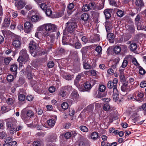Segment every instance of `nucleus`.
Here are the masks:
<instances>
[{"instance_id":"obj_30","label":"nucleus","mask_w":146,"mask_h":146,"mask_svg":"<svg viewBox=\"0 0 146 146\" xmlns=\"http://www.w3.org/2000/svg\"><path fill=\"white\" fill-rule=\"evenodd\" d=\"M141 15H140L138 14L136 17L135 19V22L136 25L139 24L141 22L140 19Z\"/></svg>"},{"instance_id":"obj_28","label":"nucleus","mask_w":146,"mask_h":146,"mask_svg":"<svg viewBox=\"0 0 146 146\" xmlns=\"http://www.w3.org/2000/svg\"><path fill=\"white\" fill-rule=\"evenodd\" d=\"M89 17L88 15L86 13H84L81 16V19L84 21L88 20Z\"/></svg>"},{"instance_id":"obj_42","label":"nucleus","mask_w":146,"mask_h":146,"mask_svg":"<svg viewBox=\"0 0 146 146\" xmlns=\"http://www.w3.org/2000/svg\"><path fill=\"white\" fill-rule=\"evenodd\" d=\"M106 94L105 92H98L97 96L98 98H102L106 96Z\"/></svg>"},{"instance_id":"obj_18","label":"nucleus","mask_w":146,"mask_h":146,"mask_svg":"<svg viewBox=\"0 0 146 146\" xmlns=\"http://www.w3.org/2000/svg\"><path fill=\"white\" fill-rule=\"evenodd\" d=\"M84 90L85 91H88L91 88V85L90 82H88L84 84Z\"/></svg>"},{"instance_id":"obj_33","label":"nucleus","mask_w":146,"mask_h":146,"mask_svg":"<svg viewBox=\"0 0 146 146\" xmlns=\"http://www.w3.org/2000/svg\"><path fill=\"white\" fill-rule=\"evenodd\" d=\"M59 94L60 96L63 98L66 97L67 95V93L65 91L61 90L60 91Z\"/></svg>"},{"instance_id":"obj_17","label":"nucleus","mask_w":146,"mask_h":146,"mask_svg":"<svg viewBox=\"0 0 146 146\" xmlns=\"http://www.w3.org/2000/svg\"><path fill=\"white\" fill-rule=\"evenodd\" d=\"M42 18V17H39L37 15H34L32 16L31 20L33 22H36L40 21Z\"/></svg>"},{"instance_id":"obj_5","label":"nucleus","mask_w":146,"mask_h":146,"mask_svg":"<svg viewBox=\"0 0 146 146\" xmlns=\"http://www.w3.org/2000/svg\"><path fill=\"white\" fill-rule=\"evenodd\" d=\"M7 127L8 129H13L14 130L17 126V122L11 119H8L7 120Z\"/></svg>"},{"instance_id":"obj_36","label":"nucleus","mask_w":146,"mask_h":146,"mask_svg":"<svg viewBox=\"0 0 146 146\" xmlns=\"http://www.w3.org/2000/svg\"><path fill=\"white\" fill-rule=\"evenodd\" d=\"M71 96L73 98L76 99L78 98L79 95L76 92L74 91L71 93Z\"/></svg>"},{"instance_id":"obj_20","label":"nucleus","mask_w":146,"mask_h":146,"mask_svg":"<svg viewBox=\"0 0 146 146\" xmlns=\"http://www.w3.org/2000/svg\"><path fill=\"white\" fill-rule=\"evenodd\" d=\"M17 69V66L16 64H13L11 66L10 70L12 72H15L16 73Z\"/></svg>"},{"instance_id":"obj_4","label":"nucleus","mask_w":146,"mask_h":146,"mask_svg":"<svg viewBox=\"0 0 146 146\" xmlns=\"http://www.w3.org/2000/svg\"><path fill=\"white\" fill-rule=\"evenodd\" d=\"M44 29L46 31L50 32L56 31L57 27L56 25L51 23L45 24L44 25Z\"/></svg>"},{"instance_id":"obj_45","label":"nucleus","mask_w":146,"mask_h":146,"mask_svg":"<svg viewBox=\"0 0 146 146\" xmlns=\"http://www.w3.org/2000/svg\"><path fill=\"white\" fill-rule=\"evenodd\" d=\"M88 47H84L81 50V51L83 55H85L87 53Z\"/></svg>"},{"instance_id":"obj_60","label":"nucleus","mask_w":146,"mask_h":146,"mask_svg":"<svg viewBox=\"0 0 146 146\" xmlns=\"http://www.w3.org/2000/svg\"><path fill=\"white\" fill-rule=\"evenodd\" d=\"M74 5L73 3H69L67 7V8L69 10H71L74 7Z\"/></svg>"},{"instance_id":"obj_16","label":"nucleus","mask_w":146,"mask_h":146,"mask_svg":"<svg viewBox=\"0 0 146 146\" xmlns=\"http://www.w3.org/2000/svg\"><path fill=\"white\" fill-rule=\"evenodd\" d=\"M111 11L109 9L105 10L104 11V14L106 18V20L109 19L111 16Z\"/></svg>"},{"instance_id":"obj_46","label":"nucleus","mask_w":146,"mask_h":146,"mask_svg":"<svg viewBox=\"0 0 146 146\" xmlns=\"http://www.w3.org/2000/svg\"><path fill=\"white\" fill-rule=\"evenodd\" d=\"M106 86L104 85H100L99 87L98 92H104L105 91L106 89Z\"/></svg>"},{"instance_id":"obj_56","label":"nucleus","mask_w":146,"mask_h":146,"mask_svg":"<svg viewBox=\"0 0 146 146\" xmlns=\"http://www.w3.org/2000/svg\"><path fill=\"white\" fill-rule=\"evenodd\" d=\"M82 47V44L79 42H76L75 44V48L77 49H80Z\"/></svg>"},{"instance_id":"obj_6","label":"nucleus","mask_w":146,"mask_h":146,"mask_svg":"<svg viewBox=\"0 0 146 146\" xmlns=\"http://www.w3.org/2000/svg\"><path fill=\"white\" fill-rule=\"evenodd\" d=\"M26 113L27 115L30 117H33L34 115L33 112L31 110H28L26 112L24 110H23L21 113V116L22 119L23 120L25 119V116Z\"/></svg>"},{"instance_id":"obj_26","label":"nucleus","mask_w":146,"mask_h":146,"mask_svg":"<svg viewBox=\"0 0 146 146\" xmlns=\"http://www.w3.org/2000/svg\"><path fill=\"white\" fill-rule=\"evenodd\" d=\"M80 129L82 132H87L88 131V128L84 125H81L79 127Z\"/></svg>"},{"instance_id":"obj_52","label":"nucleus","mask_w":146,"mask_h":146,"mask_svg":"<svg viewBox=\"0 0 146 146\" xmlns=\"http://www.w3.org/2000/svg\"><path fill=\"white\" fill-rule=\"evenodd\" d=\"M25 99V96L23 94H21L19 96V99L20 101H24Z\"/></svg>"},{"instance_id":"obj_40","label":"nucleus","mask_w":146,"mask_h":146,"mask_svg":"<svg viewBox=\"0 0 146 146\" xmlns=\"http://www.w3.org/2000/svg\"><path fill=\"white\" fill-rule=\"evenodd\" d=\"M83 65L84 68L85 69H90L91 68V66L87 62H83Z\"/></svg>"},{"instance_id":"obj_34","label":"nucleus","mask_w":146,"mask_h":146,"mask_svg":"<svg viewBox=\"0 0 146 146\" xmlns=\"http://www.w3.org/2000/svg\"><path fill=\"white\" fill-rule=\"evenodd\" d=\"M12 60V58L11 57H8L4 58V61L5 64L7 65L9 64L10 62Z\"/></svg>"},{"instance_id":"obj_53","label":"nucleus","mask_w":146,"mask_h":146,"mask_svg":"<svg viewBox=\"0 0 146 146\" xmlns=\"http://www.w3.org/2000/svg\"><path fill=\"white\" fill-rule=\"evenodd\" d=\"M47 66L49 68H52L54 66V63L53 61H50L48 63Z\"/></svg>"},{"instance_id":"obj_51","label":"nucleus","mask_w":146,"mask_h":146,"mask_svg":"<svg viewBox=\"0 0 146 146\" xmlns=\"http://www.w3.org/2000/svg\"><path fill=\"white\" fill-rule=\"evenodd\" d=\"M12 141V138L11 137H8L5 139V143H9L11 144Z\"/></svg>"},{"instance_id":"obj_35","label":"nucleus","mask_w":146,"mask_h":146,"mask_svg":"<svg viewBox=\"0 0 146 146\" xmlns=\"http://www.w3.org/2000/svg\"><path fill=\"white\" fill-rule=\"evenodd\" d=\"M121 51V48L119 46H115L113 48V51L116 54L119 53Z\"/></svg>"},{"instance_id":"obj_44","label":"nucleus","mask_w":146,"mask_h":146,"mask_svg":"<svg viewBox=\"0 0 146 146\" xmlns=\"http://www.w3.org/2000/svg\"><path fill=\"white\" fill-rule=\"evenodd\" d=\"M39 5L40 7L43 10H45L47 9V6L46 3H42Z\"/></svg>"},{"instance_id":"obj_57","label":"nucleus","mask_w":146,"mask_h":146,"mask_svg":"<svg viewBox=\"0 0 146 146\" xmlns=\"http://www.w3.org/2000/svg\"><path fill=\"white\" fill-rule=\"evenodd\" d=\"M102 50V47L100 46H99L96 47L95 49V51H97L98 54L101 53Z\"/></svg>"},{"instance_id":"obj_23","label":"nucleus","mask_w":146,"mask_h":146,"mask_svg":"<svg viewBox=\"0 0 146 146\" xmlns=\"http://www.w3.org/2000/svg\"><path fill=\"white\" fill-rule=\"evenodd\" d=\"M135 4L137 6L140 7H143L144 5V3L142 0H136Z\"/></svg>"},{"instance_id":"obj_64","label":"nucleus","mask_w":146,"mask_h":146,"mask_svg":"<svg viewBox=\"0 0 146 146\" xmlns=\"http://www.w3.org/2000/svg\"><path fill=\"white\" fill-rule=\"evenodd\" d=\"M48 90L50 93H52L55 91V88L54 86H52L49 88Z\"/></svg>"},{"instance_id":"obj_22","label":"nucleus","mask_w":146,"mask_h":146,"mask_svg":"<svg viewBox=\"0 0 146 146\" xmlns=\"http://www.w3.org/2000/svg\"><path fill=\"white\" fill-rule=\"evenodd\" d=\"M135 95L137 96L139 98H142L144 96V94L142 91L141 90L138 91L135 93Z\"/></svg>"},{"instance_id":"obj_29","label":"nucleus","mask_w":146,"mask_h":146,"mask_svg":"<svg viewBox=\"0 0 146 146\" xmlns=\"http://www.w3.org/2000/svg\"><path fill=\"white\" fill-rule=\"evenodd\" d=\"M139 74L141 75H144L146 73L145 70L141 66L138 67Z\"/></svg>"},{"instance_id":"obj_10","label":"nucleus","mask_w":146,"mask_h":146,"mask_svg":"<svg viewBox=\"0 0 146 146\" xmlns=\"http://www.w3.org/2000/svg\"><path fill=\"white\" fill-rule=\"evenodd\" d=\"M84 76V74L82 73L79 74L78 75L76 76V79L74 81V84L76 86L78 85L79 82V81L83 79Z\"/></svg>"},{"instance_id":"obj_47","label":"nucleus","mask_w":146,"mask_h":146,"mask_svg":"<svg viewBox=\"0 0 146 146\" xmlns=\"http://www.w3.org/2000/svg\"><path fill=\"white\" fill-rule=\"evenodd\" d=\"M103 109L105 111H108L110 109V106L108 104H105L103 107Z\"/></svg>"},{"instance_id":"obj_31","label":"nucleus","mask_w":146,"mask_h":146,"mask_svg":"<svg viewBox=\"0 0 146 146\" xmlns=\"http://www.w3.org/2000/svg\"><path fill=\"white\" fill-rule=\"evenodd\" d=\"M48 125L51 127H53L55 123V121L54 119H50L47 121Z\"/></svg>"},{"instance_id":"obj_13","label":"nucleus","mask_w":146,"mask_h":146,"mask_svg":"<svg viewBox=\"0 0 146 146\" xmlns=\"http://www.w3.org/2000/svg\"><path fill=\"white\" fill-rule=\"evenodd\" d=\"M10 23V18L8 17L5 19L2 25V28H6L8 27Z\"/></svg>"},{"instance_id":"obj_2","label":"nucleus","mask_w":146,"mask_h":146,"mask_svg":"<svg viewBox=\"0 0 146 146\" xmlns=\"http://www.w3.org/2000/svg\"><path fill=\"white\" fill-rule=\"evenodd\" d=\"M20 56L17 59L19 62H27L29 60V56L25 49H23L20 52Z\"/></svg>"},{"instance_id":"obj_24","label":"nucleus","mask_w":146,"mask_h":146,"mask_svg":"<svg viewBox=\"0 0 146 146\" xmlns=\"http://www.w3.org/2000/svg\"><path fill=\"white\" fill-rule=\"evenodd\" d=\"M137 48V46L136 43H132L130 45V49L132 51H134L136 50Z\"/></svg>"},{"instance_id":"obj_8","label":"nucleus","mask_w":146,"mask_h":146,"mask_svg":"<svg viewBox=\"0 0 146 146\" xmlns=\"http://www.w3.org/2000/svg\"><path fill=\"white\" fill-rule=\"evenodd\" d=\"M21 40L20 36H17L15 37V40L13 41V45L16 48H19L21 46Z\"/></svg>"},{"instance_id":"obj_37","label":"nucleus","mask_w":146,"mask_h":146,"mask_svg":"<svg viewBox=\"0 0 146 146\" xmlns=\"http://www.w3.org/2000/svg\"><path fill=\"white\" fill-rule=\"evenodd\" d=\"M117 14L118 17H121L124 15V12L121 10L118 9L117 12Z\"/></svg>"},{"instance_id":"obj_19","label":"nucleus","mask_w":146,"mask_h":146,"mask_svg":"<svg viewBox=\"0 0 146 146\" xmlns=\"http://www.w3.org/2000/svg\"><path fill=\"white\" fill-rule=\"evenodd\" d=\"M107 86L108 88L110 89H112L113 88V90H114V89H117V87H115V85L113 83L112 81H109L107 84Z\"/></svg>"},{"instance_id":"obj_21","label":"nucleus","mask_w":146,"mask_h":146,"mask_svg":"<svg viewBox=\"0 0 146 146\" xmlns=\"http://www.w3.org/2000/svg\"><path fill=\"white\" fill-rule=\"evenodd\" d=\"M112 26V24L110 22H106V28L107 33L110 32Z\"/></svg>"},{"instance_id":"obj_38","label":"nucleus","mask_w":146,"mask_h":146,"mask_svg":"<svg viewBox=\"0 0 146 146\" xmlns=\"http://www.w3.org/2000/svg\"><path fill=\"white\" fill-rule=\"evenodd\" d=\"M33 68L29 65H28L25 69V71L27 73H29V74H30V73H31L32 71Z\"/></svg>"},{"instance_id":"obj_55","label":"nucleus","mask_w":146,"mask_h":146,"mask_svg":"<svg viewBox=\"0 0 146 146\" xmlns=\"http://www.w3.org/2000/svg\"><path fill=\"white\" fill-rule=\"evenodd\" d=\"M128 30L129 32L131 33H133L135 31V27L133 25H131L129 26Z\"/></svg>"},{"instance_id":"obj_7","label":"nucleus","mask_w":146,"mask_h":146,"mask_svg":"<svg viewBox=\"0 0 146 146\" xmlns=\"http://www.w3.org/2000/svg\"><path fill=\"white\" fill-rule=\"evenodd\" d=\"M89 141L86 138H82L78 141V146H90Z\"/></svg>"},{"instance_id":"obj_62","label":"nucleus","mask_w":146,"mask_h":146,"mask_svg":"<svg viewBox=\"0 0 146 146\" xmlns=\"http://www.w3.org/2000/svg\"><path fill=\"white\" fill-rule=\"evenodd\" d=\"M72 134L69 132H67L64 135V137L66 139H69L71 137Z\"/></svg>"},{"instance_id":"obj_9","label":"nucleus","mask_w":146,"mask_h":146,"mask_svg":"<svg viewBox=\"0 0 146 146\" xmlns=\"http://www.w3.org/2000/svg\"><path fill=\"white\" fill-rule=\"evenodd\" d=\"M25 31L27 33L30 32L32 29L33 27V24L29 22H26L24 24Z\"/></svg>"},{"instance_id":"obj_15","label":"nucleus","mask_w":146,"mask_h":146,"mask_svg":"<svg viewBox=\"0 0 146 146\" xmlns=\"http://www.w3.org/2000/svg\"><path fill=\"white\" fill-rule=\"evenodd\" d=\"M128 82L126 80L123 81V85L121 87V89L124 92H125L127 89Z\"/></svg>"},{"instance_id":"obj_49","label":"nucleus","mask_w":146,"mask_h":146,"mask_svg":"<svg viewBox=\"0 0 146 146\" xmlns=\"http://www.w3.org/2000/svg\"><path fill=\"white\" fill-rule=\"evenodd\" d=\"M114 35L112 33H109L107 35V38L109 40H111L113 39Z\"/></svg>"},{"instance_id":"obj_3","label":"nucleus","mask_w":146,"mask_h":146,"mask_svg":"<svg viewBox=\"0 0 146 146\" xmlns=\"http://www.w3.org/2000/svg\"><path fill=\"white\" fill-rule=\"evenodd\" d=\"M29 45V48L31 50L30 53L33 56L35 57L36 56H40L42 55V54L38 52H34L35 50L36 49L37 45V44L33 40L30 41Z\"/></svg>"},{"instance_id":"obj_39","label":"nucleus","mask_w":146,"mask_h":146,"mask_svg":"<svg viewBox=\"0 0 146 146\" xmlns=\"http://www.w3.org/2000/svg\"><path fill=\"white\" fill-rule=\"evenodd\" d=\"M100 40V38L99 36L98 35H95L93 39L91 40V42L93 43L96 41H98Z\"/></svg>"},{"instance_id":"obj_43","label":"nucleus","mask_w":146,"mask_h":146,"mask_svg":"<svg viewBox=\"0 0 146 146\" xmlns=\"http://www.w3.org/2000/svg\"><path fill=\"white\" fill-rule=\"evenodd\" d=\"M61 107L62 109L66 110L68 108V105L66 102H63L61 104Z\"/></svg>"},{"instance_id":"obj_61","label":"nucleus","mask_w":146,"mask_h":146,"mask_svg":"<svg viewBox=\"0 0 146 146\" xmlns=\"http://www.w3.org/2000/svg\"><path fill=\"white\" fill-rule=\"evenodd\" d=\"M132 62L136 66H139V64L137 60L135 58H133L132 60Z\"/></svg>"},{"instance_id":"obj_48","label":"nucleus","mask_w":146,"mask_h":146,"mask_svg":"<svg viewBox=\"0 0 146 146\" xmlns=\"http://www.w3.org/2000/svg\"><path fill=\"white\" fill-rule=\"evenodd\" d=\"M82 11H88L90 9L88 5L87 4L84 5L82 7Z\"/></svg>"},{"instance_id":"obj_41","label":"nucleus","mask_w":146,"mask_h":146,"mask_svg":"<svg viewBox=\"0 0 146 146\" xmlns=\"http://www.w3.org/2000/svg\"><path fill=\"white\" fill-rule=\"evenodd\" d=\"M136 25L137 26V28L138 30H143L144 29V30L146 31V28L143 25H141L140 23H139V24Z\"/></svg>"},{"instance_id":"obj_54","label":"nucleus","mask_w":146,"mask_h":146,"mask_svg":"<svg viewBox=\"0 0 146 146\" xmlns=\"http://www.w3.org/2000/svg\"><path fill=\"white\" fill-rule=\"evenodd\" d=\"M46 13L47 16H50L52 14V11L50 9H46Z\"/></svg>"},{"instance_id":"obj_12","label":"nucleus","mask_w":146,"mask_h":146,"mask_svg":"<svg viewBox=\"0 0 146 146\" xmlns=\"http://www.w3.org/2000/svg\"><path fill=\"white\" fill-rule=\"evenodd\" d=\"M119 92L117 89H114L113 91V99L115 102H116L119 99Z\"/></svg>"},{"instance_id":"obj_58","label":"nucleus","mask_w":146,"mask_h":146,"mask_svg":"<svg viewBox=\"0 0 146 146\" xmlns=\"http://www.w3.org/2000/svg\"><path fill=\"white\" fill-rule=\"evenodd\" d=\"M14 102V100L11 98H9L7 100V102L9 105H12Z\"/></svg>"},{"instance_id":"obj_25","label":"nucleus","mask_w":146,"mask_h":146,"mask_svg":"<svg viewBox=\"0 0 146 146\" xmlns=\"http://www.w3.org/2000/svg\"><path fill=\"white\" fill-rule=\"evenodd\" d=\"M139 109L141 110H143L144 114L146 115V102L143 104Z\"/></svg>"},{"instance_id":"obj_14","label":"nucleus","mask_w":146,"mask_h":146,"mask_svg":"<svg viewBox=\"0 0 146 146\" xmlns=\"http://www.w3.org/2000/svg\"><path fill=\"white\" fill-rule=\"evenodd\" d=\"M25 3L22 1H19L17 4H15V6L19 10L22 9L25 6Z\"/></svg>"},{"instance_id":"obj_63","label":"nucleus","mask_w":146,"mask_h":146,"mask_svg":"<svg viewBox=\"0 0 146 146\" xmlns=\"http://www.w3.org/2000/svg\"><path fill=\"white\" fill-rule=\"evenodd\" d=\"M56 139V134H53L50 136V139L51 141L55 140Z\"/></svg>"},{"instance_id":"obj_1","label":"nucleus","mask_w":146,"mask_h":146,"mask_svg":"<svg viewBox=\"0 0 146 146\" xmlns=\"http://www.w3.org/2000/svg\"><path fill=\"white\" fill-rule=\"evenodd\" d=\"M66 30L69 33H73L78 27L77 23L74 21H69L65 24Z\"/></svg>"},{"instance_id":"obj_50","label":"nucleus","mask_w":146,"mask_h":146,"mask_svg":"<svg viewBox=\"0 0 146 146\" xmlns=\"http://www.w3.org/2000/svg\"><path fill=\"white\" fill-rule=\"evenodd\" d=\"M7 81L9 82L13 81L14 79L13 76L11 74L7 76Z\"/></svg>"},{"instance_id":"obj_11","label":"nucleus","mask_w":146,"mask_h":146,"mask_svg":"<svg viewBox=\"0 0 146 146\" xmlns=\"http://www.w3.org/2000/svg\"><path fill=\"white\" fill-rule=\"evenodd\" d=\"M61 74L63 78L68 80H71L74 77V75L68 74L64 72H62Z\"/></svg>"},{"instance_id":"obj_59","label":"nucleus","mask_w":146,"mask_h":146,"mask_svg":"<svg viewBox=\"0 0 146 146\" xmlns=\"http://www.w3.org/2000/svg\"><path fill=\"white\" fill-rule=\"evenodd\" d=\"M19 62V69L21 70V71H23L24 69V67L23 65V62Z\"/></svg>"},{"instance_id":"obj_32","label":"nucleus","mask_w":146,"mask_h":146,"mask_svg":"<svg viewBox=\"0 0 146 146\" xmlns=\"http://www.w3.org/2000/svg\"><path fill=\"white\" fill-rule=\"evenodd\" d=\"M98 133L96 132L92 133L91 135V137L92 139L94 140L97 139L98 138Z\"/></svg>"},{"instance_id":"obj_27","label":"nucleus","mask_w":146,"mask_h":146,"mask_svg":"<svg viewBox=\"0 0 146 146\" xmlns=\"http://www.w3.org/2000/svg\"><path fill=\"white\" fill-rule=\"evenodd\" d=\"M128 59V57H127L125 58L121 66L122 67L124 68L127 66L128 63V61L127 60Z\"/></svg>"}]
</instances>
